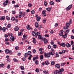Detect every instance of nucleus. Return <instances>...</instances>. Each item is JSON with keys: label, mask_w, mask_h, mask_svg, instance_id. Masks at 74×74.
<instances>
[{"label": "nucleus", "mask_w": 74, "mask_h": 74, "mask_svg": "<svg viewBox=\"0 0 74 74\" xmlns=\"http://www.w3.org/2000/svg\"><path fill=\"white\" fill-rule=\"evenodd\" d=\"M55 52L53 51L50 52L49 53H47V54L46 52L44 53V56L47 58H50L51 55L53 56L55 55Z\"/></svg>", "instance_id": "obj_1"}, {"label": "nucleus", "mask_w": 74, "mask_h": 74, "mask_svg": "<svg viewBox=\"0 0 74 74\" xmlns=\"http://www.w3.org/2000/svg\"><path fill=\"white\" fill-rule=\"evenodd\" d=\"M5 52L6 53L8 54V53H10V55H11L12 53V51L11 50H9L8 49H6L5 50Z\"/></svg>", "instance_id": "obj_2"}, {"label": "nucleus", "mask_w": 74, "mask_h": 74, "mask_svg": "<svg viewBox=\"0 0 74 74\" xmlns=\"http://www.w3.org/2000/svg\"><path fill=\"white\" fill-rule=\"evenodd\" d=\"M59 73V74H62V72L64 70V69L63 68H61L59 70H56Z\"/></svg>", "instance_id": "obj_3"}, {"label": "nucleus", "mask_w": 74, "mask_h": 74, "mask_svg": "<svg viewBox=\"0 0 74 74\" xmlns=\"http://www.w3.org/2000/svg\"><path fill=\"white\" fill-rule=\"evenodd\" d=\"M9 1L8 0H6L5 1H4L3 3V5L4 7H6L7 6V4L8 3V2Z\"/></svg>", "instance_id": "obj_4"}, {"label": "nucleus", "mask_w": 74, "mask_h": 74, "mask_svg": "<svg viewBox=\"0 0 74 74\" xmlns=\"http://www.w3.org/2000/svg\"><path fill=\"white\" fill-rule=\"evenodd\" d=\"M42 40H43L44 41V43L45 44H47L48 43V40L46 39V38H42Z\"/></svg>", "instance_id": "obj_5"}, {"label": "nucleus", "mask_w": 74, "mask_h": 74, "mask_svg": "<svg viewBox=\"0 0 74 74\" xmlns=\"http://www.w3.org/2000/svg\"><path fill=\"white\" fill-rule=\"evenodd\" d=\"M72 8V5H69L66 8V11H69L70 10L71 8Z\"/></svg>", "instance_id": "obj_6"}, {"label": "nucleus", "mask_w": 74, "mask_h": 74, "mask_svg": "<svg viewBox=\"0 0 74 74\" xmlns=\"http://www.w3.org/2000/svg\"><path fill=\"white\" fill-rule=\"evenodd\" d=\"M72 8V5H69L66 8V11H69L70 10L71 8Z\"/></svg>", "instance_id": "obj_7"}, {"label": "nucleus", "mask_w": 74, "mask_h": 74, "mask_svg": "<svg viewBox=\"0 0 74 74\" xmlns=\"http://www.w3.org/2000/svg\"><path fill=\"white\" fill-rule=\"evenodd\" d=\"M72 8V5H69L66 8V11H69L70 10L71 8Z\"/></svg>", "instance_id": "obj_8"}, {"label": "nucleus", "mask_w": 74, "mask_h": 74, "mask_svg": "<svg viewBox=\"0 0 74 74\" xmlns=\"http://www.w3.org/2000/svg\"><path fill=\"white\" fill-rule=\"evenodd\" d=\"M32 34L33 36H35V37L36 38H37V35H36V33L34 31H32Z\"/></svg>", "instance_id": "obj_9"}, {"label": "nucleus", "mask_w": 74, "mask_h": 74, "mask_svg": "<svg viewBox=\"0 0 74 74\" xmlns=\"http://www.w3.org/2000/svg\"><path fill=\"white\" fill-rule=\"evenodd\" d=\"M46 12V10H43L42 12V13L43 14V16H45L47 15V14L45 13Z\"/></svg>", "instance_id": "obj_10"}, {"label": "nucleus", "mask_w": 74, "mask_h": 74, "mask_svg": "<svg viewBox=\"0 0 74 74\" xmlns=\"http://www.w3.org/2000/svg\"><path fill=\"white\" fill-rule=\"evenodd\" d=\"M55 67L58 68V69H60V65L58 64H56L55 65Z\"/></svg>", "instance_id": "obj_11"}, {"label": "nucleus", "mask_w": 74, "mask_h": 74, "mask_svg": "<svg viewBox=\"0 0 74 74\" xmlns=\"http://www.w3.org/2000/svg\"><path fill=\"white\" fill-rule=\"evenodd\" d=\"M63 30H61L60 32V33L59 34V36H60L61 37H62V36H63Z\"/></svg>", "instance_id": "obj_12"}, {"label": "nucleus", "mask_w": 74, "mask_h": 74, "mask_svg": "<svg viewBox=\"0 0 74 74\" xmlns=\"http://www.w3.org/2000/svg\"><path fill=\"white\" fill-rule=\"evenodd\" d=\"M15 38L13 36H11L10 39V41H14Z\"/></svg>", "instance_id": "obj_13"}, {"label": "nucleus", "mask_w": 74, "mask_h": 74, "mask_svg": "<svg viewBox=\"0 0 74 74\" xmlns=\"http://www.w3.org/2000/svg\"><path fill=\"white\" fill-rule=\"evenodd\" d=\"M11 24H9L8 25L7 27H6V29L8 30V28H11Z\"/></svg>", "instance_id": "obj_14"}, {"label": "nucleus", "mask_w": 74, "mask_h": 74, "mask_svg": "<svg viewBox=\"0 0 74 74\" xmlns=\"http://www.w3.org/2000/svg\"><path fill=\"white\" fill-rule=\"evenodd\" d=\"M14 30L15 31H18L19 30V27L18 26L15 27L14 28Z\"/></svg>", "instance_id": "obj_15"}, {"label": "nucleus", "mask_w": 74, "mask_h": 74, "mask_svg": "<svg viewBox=\"0 0 74 74\" xmlns=\"http://www.w3.org/2000/svg\"><path fill=\"white\" fill-rule=\"evenodd\" d=\"M5 16H3L2 17H0V20L3 21L5 19Z\"/></svg>", "instance_id": "obj_16"}, {"label": "nucleus", "mask_w": 74, "mask_h": 74, "mask_svg": "<svg viewBox=\"0 0 74 74\" xmlns=\"http://www.w3.org/2000/svg\"><path fill=\"white\" fill-rule=\"evenodd\" d=\"M5 30H6V28L5 27H3V28L2 27L1 30H3V32H5Z\"/></svg>", "instance_id": "obj_17"}, {"label": "nucleus", "mask_w": 74, "mask_h": 74, "mask_svg": "<svg viewBox=\"0 0 74 74\" xmlns=\"http://www.w3.org/2000/svg\"><path fill=\"white\" fill-rule=\"evenodd\" d=\"M61 46H62L63 47H66V44L64 42L61 43Z\"/></svg>", "instance_id": "obj_18"}, {"label": "nucleus", "mask_w": 74, "mask_h": 74, "mask_svg": "<svg viewBox=\"0 0 74 74\" xmlns=\"http://www.w3.org/2000/svg\"><path fill=\"white\" fill-rule=\"evenodd\" d=\"M32 39H33V40L32 41L33 43H34V44L36 43V38H33Z\"/></svg>", "instance_id": "obj_19"}, {"label": "nucleus", "mask_w": 74, "mask_h": 74, "mask_svg": "<svg viewBox=\"0 0 74 74\" xmlns=\"http://www.w3.org/2000/svg\"><path fill=\"white\" fill-rule=\"evenodd\" d=\"M66 46L68 48H69L71 47V45L69 43H67L66 45Z\"/></svg>", "instance_id": "obj_20"}, {"label": "nucleus", "mask_w": 74, "mask_h": 74, "mask_svg": "<svg viewBox=\"0 0 74 74\" xmlns=\"http://www.w3.org/2000/svg\"><path fill=\"white\" fill-rule=\"evenodd\" d=\"M52 9V7H51L50 8H46V10L50 12L51 11V10Z\"/></svg>", "instance_id": "obj_21"}, {"label": "nucleus", "mask_w": 74, "mask_h": 74, "mask_svg": "<svg viewBox=\"0 0 74 74\" xmlns=\"http://www.w3.org/2000/svg\"><path fill=\"white\" fill-rule=\"evenodd\" d=\"M40 58L41 60L44 59V56H43V55H40Z\"/></svg>", "instance_id": "obj_22"}, {"label": "nucleus", "mask_w": 74, "mask_h": 74, "mask_svg": "<svg viewBox=\"0 0 74 74\" xmlns=\"http://www.w3.org/2000/svg\"><path fill=\"white\" fill-rule=\"evenodd\" d=\"M38 56L34 57L33 58V61H34V60H36V59H38Z\"/></svg>", "instance_id": "obj_23"}, {"label": "nucleus", "mask_w": 74, "mask_h": 74, "mask_svg": "<svg viewBox=\"0 0 74 74\" xmlns=\"http://www.w3.org/2000/svg\"><path fill=\"white\" fill-rule=\"evenodd\" d=\"M45 64L46 65H48L49 64V62L48 61H46L45 62Z\"/></svg>", "instance_id": "obj_24"}, {"label": "nucleus", "mask_w": 74, "mask_h": 74, "mask_svg": "<svg viewBox=\"0 0 74 74\" xmlns=\"http://www.w3.org/2000/svg\"><path fill=\"white\" fill-rule=\"evenodd\" d=\"M66 27L69 28V27L70 26V23H66Z\"/></svg>", "instance_id": "obj_25"}, {"label": "nucleus", "mask_w": 74, "mask_h": 74, "mask_svg": "<svg viewBox=\"0 0 74 74\" xmlns=\"http://www.w3.org/2000/svg\"><path fill=\"white\" fill-rule=\"evenodd\" d=\"M27 29L28 30H30V29H31V28L30 27V25H27Z\"/></svg>", "instance_id": "obj_26"}, {"label": "nucleus", "mask_w": 74, "mask_h": 74, "mask_svg": "<svg viewBox=\"0 0 74 74\" xmlns=\"http://www.w3.org/2000/svg\"><path fill=\"white\" fill-rule=\"evenodd\" d=\"M40 19H41V18H40V17L38 16V17L36 18V20L37 21H40Z\"/></svg>", "instance_id": "obj_27"}, {"label": "nucleus", "mask_w": 74, "mask_h": 74, "mask_svg": "<svg viewBox=\"0 0 74 74\" xmlns=\"http://www.w3.org/2000/svg\"><path fill=\"white\" fill-rule=\"evenodd\" d=\"M38 38L40 40L42 39V38H42V36L40 35L38 36Z\"/></svg>", "instance_id": "obj_28"}, {"label": "nucleus", "mask_w": 74, "mask_h": 74, "mask_svg": "<svg viewBox=\"0 0 74 74\" xmlns=\"http://www.w3.org/2000/svg\"><path fill=\"white\" fill-rule=\"evenodd\" d=\"M27 53L28 54V55H29V56H30V55H32V52L30 51H29Z\"/></svg>", "instance_id": "obj_29"}, {"label": "nucleus", "mask_w": 74, "mask_h": 74, "mask_svg": "<svg viewBox=\"0 0 74 74\" xmlns=\"http://www.w3.org/2000/svg\"><path fill=\"white\" fill-rule=\"evenodd\" d=\"M67 34L66 33L64 35H63V37L64 38H67Z\"/></svg>", "instance_id": "obj_30"}, {"label": "nucleus", "mask_w": 74, "mask_h": 74, "mask_svg": "<svg viewBox=\"0 0 74 74\" xmlns=\"http://www.w3.org/2000/svg\"><path fill=\"white\" fill-rule=\"evenodd\" d=\"M13 61L14 62H18V60L15 58L13 59Z\"/></svg>", "instance_id": "obj_31"}, {"label": "nucleus", "mask_w": 74, "mask_h": 74, "mask_svg": "<svg viewBox=\"0 0 74 74\" xmlns=\"http://www.w3.org/2000/svg\"><path fill=\"white\" fill-rule=\"evenodd\" d=\"M35 26L36 27H38V23H35Z\"/></svg>", "instance_id": "obj_32"}, {"label": "nucleus", "mask_w": 74, "mask_h": 74, "mask_svg": "<svg viewBox=\"0 0 74 74\" xmlns=\"http://www.w3.org/2000/svg\"><path fill=\"white\" fill-rule=\"evenodd\" d=\"M54 74H59V73H58V72L56 70L54 71Z\"/></svg>", "instance_id": "obj_33"}, {"label": "nucleus", "mask_w": 74, "mask_h": 74, "mask_svg": "<svg viewBox=\"0 0 74 74\" xmlns=\"http://www.w3.org/2000/svg\"><path fill=\"white\" fill-rule=\"evenodd\" d=\"M43 72L44 74H49V72L48 71H43Z\"/></svg>", "instance_id": "obj_34"}, {"label": "nucleus", "mask_w": 74, "mask_h": 74, "mask_svg": "<svg viewBox=\"0 0 74 74\" xmlns=\"http://www.w3.org/2000/svg\"><path fill=\"white\" fill-rule=\"evenodd\" d=\"M14 7L15 8H18V7H19V5L17 4L15 5H14Z\"/></svg>", "instance_id": "obj_35"}, {"label": "nucleus", "mask_w": 74, "mask_h": 74, "mask_svg": "<svg viewBox=\"0 0 74 74\" xmlns=\"http://www.w3.org/2000/svg\"><path fill=\"white\" fill-rule=\"evenodd\" d=\"M55 63V62L54 61H52L51 62V65H54Z\"/></svg>", "instance_id": "obj_36"}, {"label": "nucleus", "mask_w": 74, "mask_h": 74, "mask_svg": "<svg viewBox=\"0 0 74 74\" xmlns=\"http://www.w3.org/2000/svg\"><path fill=\"white\" fill-rule=\"evenodd\" d=\"M46 21H47V18H44L42 21L43 23H45L46 22Z\"/></svg>", "instance_id": "obj_37"}, {"label": "nucleus", "mask_w": 74, "mask_h": 74, "mask_svg": "<svg viewBox=\"0 0 74 74\" xmlns=\"http://www.w3.org/2000/svg\"><path fill=\"white\" fill-rule=\"evenodd\" d=\"M31 57H32V55H31L29 56V57L28 58V60H32L31 58Z\"/></svg>", "instance_id": "obj_38"}, {"label": "nucleus", "mask_w": 74, "mask_h": 74, "mask_svg": "<svg viewBox=\"0 0 74 74\" xmlns=\"http://www.w3.org/2000/svg\"><path fill=\"white\" fill-rule=\"evenodd\" d=\"M20 68H21V70H24V69H25V68H24V67L23 66H21L20 67Z\"/></svg>", "instance_id": "obj_39"}, {"label": "nucleus", "mask_w": 74, "mask_h": 74, "mask_svg": "<svg viewBox=\"0 0 74 74\" xmlns=\"http://www.w3.org/2000/svg\"><path fill=\"white\" fill-rule=\"evenodd\" d=\"M27 35H25V34H24L23 35V37L25 39L27 38Z\"/></svg>", "instance_id": "obj_40"}, {"label": "nucleus", "mask_w": 74, "mask_h": 74, "mask_svg": "<svg viewBox=\"0 0 74 74\" xmlns=\"http://www.w3.org/2000/svg\"><path fill=\"white\" fill-rule=\"evenodd\" d=\"M28 55V54H27V53H26L24 55L25 57V58H27V55Z\"/></svg>", "instance_id": "obj_41"}, {"label": "nucleus", "mask_w": 74, "mask_h": 74, "mask_svg": "<svg viewBox=\"0 0 74 74\" xmlns=\"http://www.w3.org/2000/svg\"><path fill=\"white\" fill-rule=\"evenodd\" d=\"M6 18L8 21H10V18L8 16H6Z\"/></svg>", "instance_id": "obj_42"}, {"label": "nucleus", "mask_w": 74, "mask_h": 74, "mask_svg": "<svg viewBox=\"0 0 74 74\" xmlns=\"http://www.w3.org/2000/svg\"><path fill=\"white\" fill-rule=\"evenodd\" d=\"M53 48H56L57 47V45H53Z\"/></svg>", "instance_id": "obj_43"}, {"label": "nucleus", "mask_w": 74, "mask_h": 74, "mask_svg": "<svg viewBox=\"0 0 74 74\" xmlns=\"http://www.w3.org/2000/svg\"><path fill=\"white\" fill-rule=\"evenodd\" d=\"M50 4L51 5H53L54 4V2L53 1H51L50 2Z\"/></svg>", "instance_id": "obj_44"}, {"label": "nucleus", "mask_w": 74, "mask_h": 74, "mask_svg": "<svg viewBox=\"0 0 74 74\" xmlns=\"http://www.w3.org/2000/svg\"><path fill=\"white\" fill-rule=\"evenodd\" d=\"M40 34L39 32H38L36 33V35L38 36H39L40 35Z\"/></svg>", "instance_id": "obj_45"}, {"label": "nucleus", "mask_w": 74, "mask_h": 74, "mask_svg": "<svg viewBox=\"0 0 74 74\" xmlns=\"http://www.w3.org/2000/svg\"><path fill=\"white\" fill-rule=\"evenodd\" d=\"M4 64H0V67H4Z\"/></svg>", "instance_id": "obj_46"}, {"label": "nucleus", "mask_w": 74, "mask_h": 74, "mask_svg": "<svg viewBox=\"0 0 74 74\" xmlns=\"http://www.w3.org/2000/svg\"><path fill=\"white\" fill-rule=\"evenodd\" d=\"M10 67H11V65L10 64H8L7 66V68L8 69H10Z\"/></svg>", "instance_id": "obj_47"}, {"label": "nucleus", "mask_w": 74, "mask_h": 74, "mask_svg": "<svg viewBox=\"0 0 74 74\" xmlns=\"http://www.w3.org/2000/svg\"><path fill=\"white\" fill-rule=\"evenodd\" d=\"M21 35H22V32H19L18 33V36H21Z\"/></svg>", "instance_id": "obj_48"}, {"label": "nucleus", "mask_w": 74, "mask_h": 74, "mask_svg": "<svg viewBox=\"0 0 74 74\" xmlns=\"http://www.w3.org/2000/svg\"><path fill=\"white\" fill-rule=\"evenodd\" d=\"M32 6V3H28V6L29 7H31Z\"/></svg>", "instance_id": "obj_49"}, {"label": "nucleus", "mask_w": 74, "mask_h": 74, "mask_svg": "<svg viewBox=\"0 0 74 74\" xmlns=\"http://www.w3.org/2000/svg\"><path fill=\"white\" fill-rule=\"evenodd\" d=\"M44 4L45 5V6H47V1H44Z\"/></svg>", "instance_id": "obj_50"}, {"label": "nucleus", "mask_w": 74, "mask_h": 74, "mask_svg": "<svg viewBox=\"0 0 74 74\" xmlns=\"http://www.w3.org/2000/svg\"><path fill=\"white\" fill-rule=\"evenodd\" d=\"M15 49L16 50H18L19 49V47L18 46H16L15 47Z\"/></svg>", "instance_id": "obj_51"}, {"label": "nucleus", "mask_w": 74, "mask_h": 74, "mask_svg": "<svg viewBox=\"0 0 74 74\" xmlns=\"http://www.w3.org/2000/svg\"><path fill=\"white\" fill-rule=\"evenodd\" d=\"M39 51L41 52V51H42L43 50V49H42V48H40V49H39Z\"/></svg>", "instance_id": "obj_52"}, {"label": "nucleus", "mask_w": 74, "mask_h": 74, "mask_svg": "<svg viewBox=\"0 0 74 74\" xmlns=\"http://www.w3.org/2000/svg\"><path fill=\"white\" fill-rule=\"evenodd\" d=\"M34 10H32L31 11V14H34Z\"/></svg>", "instance_id": "obj_53"}, {"label": "nucleus", "mask_w": 74, "mask_h": 74, "mask_svg": "<svg viewBox=\"0 0 74 74\" xmlns=\"http://www.w3.org/2000/svg\"><path fill=\"white\" fill-rule=\"evenodd\" d=\"M25 15V12H24L23 13V14H22V18H23L24 16Z\"/></svg>", "instance_id": "obj_54"}, {"label": "nucleus", "mask_w": 74, "mask_h": 74, "mask_svg": "<svg viewBox=\"0 0 74 74\" xmlns=\"http://www.w3.org/2000/svg\"><path fill=\"white\" fill-rule=\"evenodd\" d=\"M56 57H59V55L58 54V53H56Z\"/></svg>", "instance_id": "obj_55"}, {"label": "nucleus", "mask_w": 74, "mask_h": 74, "mask_svg": "<svg viewBox=\"0 0 74 74\" xmlns=\"http://www.w3.org/2000/svg\"><path fill=\"white\" fill-rule=\"evenodd\" d=\"M44 53V50H42V51H41L40 52V54H43Z\"/></svg>", "instance_id": "obj_56"}, {"label": "nucleus", "mask_w": 74, "mask_h": 74, "mask_svg": "<svg viewBox=\"0 0 74 74\" xmlns=\"http://www.w3.org/2000/svg\"><path fill=\"white\" fill-rule=\"evenodd\" d=\"M35 71L36 72V73H38L39 72V71L38 70V69H36L35 70Z\"/></svg>", "instance_id": "obj_57"}, {"label": "nucleus", "mask_w": 74, "mask_h": 74, "mask_svg": "<svg viewBox=\"0 0 74 74\" xmlns=\"http://www.w3.org/2000/svg\"><path fill=\"white\" fill-rule=\"evenodd\" d=\"M68 28L67 27L65 26L64 27V30H66V29H67Z\"/></svg>", "instance_id": "obj_58"}, {"label": "nucleus", "mask_w": 74, "mask_h": 74, "mask_svg": "<svg viewBox=\"0 0 74 74\" xmlns=\"http://www.w3.org/2000/svg\"><path fill=\"white\" fill-rule=\"evenodd\" d=\"M45 37H49V36L48 35L46 34L45 35Z\"/></svg>", "instance_id": "obj_59"}, {"label": "nucleus", "mask_w": 74, "mask_h": 74, "mask_svg": "<svg viewBox=\"0 0 74 74\" xmlns=\"http://www.w3.org/2000/svg\"><path fill=\"white\" fill-rule=\"evenodd\" d=\"M71 45H73L74 44V42H73V41L72 40L71 42Z\"/></svg>", "instance_id": "obj_60"}, {"label": "nucleus", "mask_w": 74, "mask_h": 74, "mask_svg": "<svg viewBox=\"0 0 74 74\" xmlns=\"http://www.w3.org/2000/svg\"><path fill=\"white\" fill-rule=\"evenodd\" d=\"M5 40L6 41H9V39H8V38H6L5 39Z\"/></svg>", "instance_id": "obj_61"}, {"label": "nucleus", "mask_w": 74, "mask_h": 74, "mask_svg": "<svg viewBox=\"0 0 74 74\" xmlns=\"http://www.w3.org/2000/svg\"><path fill=\"white\" fill-rule=\"evenodd\" d=\"M26 12H30V10L29 9H27L26 11Z\"/></svg>", "instance_id": "obj_62"}, {"label": "nucleus", "mask_w": 74, "mask_h": 74, "mask_svg": "<svg viewBox=\"0 0 74 74\" xmlns=\"http://www.w3.org/2000/svg\"><path fill=\"white\" fill-rule=\"evenodd\" d=\"M8 36H12V33H10L8 34Z\"/></svg>", "instance_id": "obj_63"}, {"label": "nucleus", "mask_w": 74, "mask_h": 74, "mask_svg": "<svg viewBox=\"0 0 74 74\" xmlns=\"http://www.w3.org/2000/svg\"><path fill=\"white\" fill-rule=\"evenodd\" d=\"M11 20L12 21H14V20H15V18L14 17H13L11 18Z\"/></svg>", "instance_id": "obj_64"}]
</instances>
